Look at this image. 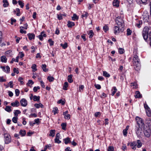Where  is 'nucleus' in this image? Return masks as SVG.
Masks as SVG:
<instances>
[{"mask_svg":"<svg viewBox=\"0 0 151 151\" xmlns=\"http://www.w3.org/2000/svg\"><path fill=\"white\" fill-rule=\"evenodd\" d=\"M40 97L39 96H33V100L34 101H38L40 100Z\"/></svg>","mask_w":151,"mask_h":151,"instance_id":"39","label":"nucleus"},{"mask_svg":"<svg viewBox=\"0 0 151 151\" xmlns=\"http://www.w3.org/2000/svg\"><path fill=\"white\" fill-rule=\"evenodd\" d=\"M136 120L137 123V125L136 126L138 127H143V128L145 129V125L141 118L137 116L136 118Z\"/></svg>","mask_w":151,"mask_h":151,"instance_id":"4","label":"nucleus"},{"mask_svg":"<svg viewBox=\"0 0 151 151\" xmlns=\"http://www.w3.org/2000/svg\"><path fill=\"white\" fill-rule=\"evenodd\" d=\"M137 145L136 142H134L131 143L130 146L132 149L135 150L136 149V146Z\"/></svg>","mask_w":151,"mask_h":151,"instance_id":"16","label":"nucleus"},{"mask_svg":"<svg viewBox=\"0 0 151 151\" xmlns=\"http://www.w3.org/2000/svg\"><path fill=\"white\" fill-rule=\"evenodd\" d=\"M31 68L32 69V71L33 72H35L37 71V65L35 64H33L32 65Z\"/></svg>","mask_w":151,"mask_h":151,"instance_id":"31","label":"nucleus"},{"mask_svg":"<svg viewBox=\"0 0 151 151\" xmlns=\"http://www.w3.org/2000/svg\"><path fill=\"white\" fill-rule=\"evenodd\" d=\"M47 79L50 82H52L54 81V78L52 77L49 76L48 77Z\"/></svg>","mask_w":151,"mask_h":151,"instance_id":"46","label":"nucleus"},{"mask_svg":"<svg viewBox=\"0 0 151 151\" xmlns=\"http://www.w3.org/2000/svg\"><path fill=\"white\" fill-rule=\"evenodd\" d=\"M95 88L98 89H99L101 88V86L100 85L97 84H95L94 85Z\"/></svg>","mask_w":151,"mask_h":151,"instance_id":"62","label":"nucleus"},{"mask_svg":"<svg viewBox=\"0 0 151 151\" xmlns=\"http://www.w3.org/2000/svg\"><path fill=\"white\" fill-rule=\"evenodd\" d=\"M34 83V82L31 80H29L28 82L27 83V86H29V84L33 85Z\"/></svg>","mask_w":151,"mask_h":151,"instance_id":"51","label":"nucleus"},{"mask_svg":"<svg viewBox=\"0 0 151 151\" xmlns=\"http://www.w3.org/2000/svg\"><path fill=\"white\" fill-rule=\"evenodd\" d=\"M144 129V134L145 136L147 137H149L150 135V131L149 129H146L145 127V129Z\"/></svg>","mask_w":151,"mask_h":151,"instance_id":"8","label":"nucleus"},{"mask_svg":"<svg viewBox=\"0 0 151 151\" xmlns=\"http://www.w3.org/2000/svg\"><path fill=\"white\" fill-rule=\"evenodd\" d=\"M58 104L61 103L62 105H64L65 104V102L64 101L60 99L58 101Z\"/></svg>","mask_w":151,"mask_h":151,"instance_id":"50","label":"nucleus"},{"mask_svg":"<svg viewBox=\"0 0 151 151\" xmlns=\"http://www.w3.org/2000/svg\"><path fill=\"white\" fill-rule=\"evenodd\" d=\"M73 76L72 75H69L68 76V82L70 83H71L73 82V80L72 79Z\"/></svg>","mask_w":151,"mask_h":151,"instance_id":"25","label":"nucleus"},{"mask_svg":"<svg viewBox=\"0 0 151 151\" xmlns=\"http://www.w3.org/2000/svg\"><path fill=\"white\" fill-rule=\"evenodd\" d=\"M132 31L129 28H128L127 30V36L130 35H131Z\"/></svg>","mask_w":151,"mask_h":151,"instance_id":"35","label":"nucleus"},{"mask_svg":"<svg viewBox=\"0 0 151 151\" xmlns=\"http://www.w3.org/2000/svg\"><path fill=\"white\" fill-rule=\"evenodd\" d=\"M114 150V148L113 147L109 146L108 147V151H113Z\"/></svg>","mask_w":151,"mask_h":151,"instance_id":"61","label":"nucleus"},{"mask_svg":"<svg viewBox=\"0 0 151 151\" xmlns=\"http://www.w3.org/2000/svg\"><path fill=\"white\" fill-rule=\"evenodd\" d=\"M116 22L118 26L124 28V22L122 18L118 17L116 19Z\"/></svg>","mask_w":151,"mask_h":151,"instance_id":"3","label":"nucleus"},{"mask_svg":"<svg viewBox=\"0 0 151 151\" xmlns=\"http://www.w3.org/2000/svg\"><path fill=\"white\" fill-rule=\"evenodd\" d=\"M3 2L4 3L3 6L4 7H6L8 6L9 4L7 0H3Z\"/></svg>","mask_w":151,"mask_h":151,"instance_id":"26","label":"nucleus"},{"mask_svg":"<svg viewBox=\"0 0 151 151\" xmlns=\"http://www.w3.org/2000/svg\"><path fill=\"white\" fill-rule=\"evenodd\" d=\"M75 25V24L74 22L70 21H68L67 25L68 27H72L74 26Z\"/></svg>","mask_w":151,"mask_h":151,"instance_id":"17","label":"nucleus"},{"mask_svg":"<svg viewBox=\"0 0 151 151\" xmlns=\"http://www.w3.org/2000/svg\"><path fill=\"white\" fill-rule=\"evenodd\" d=\"M88 16V13L87 12H85V14H83L82 15V17L86 18Z\"/></svg>","mask_w":151,"mask_h":151,"instance_id":"53","label":"nucleus"},{"mask_svg":"<svg viewBox=\"0 0 151 151\" xmlns=\"http://www.w3.org/2000/svg\"><path fill=\"white\" fill-rule=\"evenodd\" d=\"M72 18L73 20H75L78 19V17L76 14H73V16L72 17Z\"/></svg>","mask_w":151,"mask_h":151,"instance_id":"41","label":"nucleus"},{"mask_svg":"<svg viewBox=\"0 0 151 151\" xmlns=\"http://www.w3.org/2000/svg\"><path fill=\"white\" fill-rule=\"evenodd\" d=\"M20 103L22 106L25 107L27 104V102L25 99H22L20 101Z\"/></svg>","mask_w":151,"mask_h":151,"instance_id":"9","label":"nucleus"},{"mask_svg":"<svg viewBox=\"0 0 151 151\" xmlns=\"http://www.w3.org/2000/svg\"><path fill=\"white\" fill-rule=\"evenodd\" d=\"M6 81V79H5L3 77H1L0 78V82H4L5 81Z\"/></svg>","mask_w":151,"mask_h":151,"instance_id":"64","label":"nucleus"},{"mask_svg":"<svg viewBox=\"0 0 151 151\" xmlns=\"http://www.w3.org/2000/svg\"><path fill=\"white\" fill-rule=\"evenodd\" d=\"M13 71L14 73H16L17 74H18L19 73L18 68H14L13 69Z\"/></svg>","mask_w":151,"mask_h":151,"instance_id":"57","label":"nucleus"},{"mask_svg":"<svg viewBox=\"0 0 151 151\" xmlns=\"http://www.w3.org/2000/svg\"><path fill=\"white\" fill-rule=\"evenodd\" d=\"M119 2L118 0H114L113 2V4L114 6L118 7Z\"/></svg>","mask_w":151,"mask_h":151,"instance_id":"18","label":"nucleus"},{"mask_svg":"<svg viewBox=\"0 0 151 151\" xmlns=\"http://www.w3.org/2000/svg\"><path fill=\"white\" fill-rule=\"evenodd\" d=\"M143 18L144 22H148L149 20V17L148 14H146L145 16H143Z\"/></svg>","mask_w":151,"mask_h":151,"instance_id":"14","label":"nucleus"},{"mask_svg":"<svg viewBox=\"0 0 151 151\" xmlns=\"http://www.w3.org/2000/svg\"><path fill=\"white\" fill-rule=\"evenodd\" d=\"M63 141H64L66 145L71 142L70 140V138L68 137L64 139Z\"/></svg>","mask_w":151,"mask_h":151,"instance_id":"19","label":"nucleus"},{"mask_svg":"<svg viewBox=\"0 0 151 151\" xmlns=\"http://www.w3.org/2000/svg\"><path fill=\"white\" fill-rule=\"evenodd\" d=\"M1 68L2 69L3 71L7 73H9L10 71V68L8 66H6V70L5 67L4 66H1Z\"/></svg>","mask_w":151,"mask_h":151,"instance_id":"10","label":"nucleus"},{"mask_svg":"<svg viewBox=\"0 0 151 151\" xmlns=\"http://www.w3.org/2000/svg\"><path fill=\"white\" fill-rule=\"evenodd\" d=\"M61 126L62 129L64 130H66V124L65 123H63L61 124Z\"/></svg>","mask_w":151,"mask_h":151,"instance_id":"43","label":"nucleus"},{"mask_svg":"<svg viewBox=\"0 0 151 151\" xmlns=\"http://www.w3.org/2000/svg\"><path fill=\"white\" fill-rule=\"evenodd\" d=\"M55 130L51 129L50 131V133L49 134V136L54 137L55 136Z\"/></svg>","mask_w":151,"mask_h":151,"instance_id":"22","label":"nucleus"},{"mask_svg":"<svg viewBox=\"0 0 151 151\" xmlns=\"http://www.w3.org/2000/svg\"><path fill=\"white\" fill-rule=\"evenodd\" d=\"M143 127H140L136 126L135 127V131L138 137H140L142 134V129Z\"/></svg>","mask_w":151,"mask_h":151,"instance_id":"6","label":"nucleus"},{"mask_svg":"<svg viewBox=\"0 0 151 151\" xmlns=\"http://www.w3.org/2000/svg\"><path fill=\"white\" fill-rule=\"evenodd\" d=\"M103 76L106 77H109L110 76V74L105 71H104L103 73Z\"/></svg>","mask_w":151,"mask_h":151,"instance_id":"33","label":"nucleus"},{"mask_svg":"<svg viewBox=\"0 0 151 151\" xmlns=\"http://www.w3.org/2000/svg\"><path fill=\"white\" fill-rule=\"evenodd\" d=\"M134 97L136 98H141L142 97V95L139 91H137L135 92Z\"/></svg>","mask_w":151,"mask_h":151,"instance_id":"11","label":"nucleus"},{"mask_svg":"<svg viewBox=\"0 0 151 151\" xmlns=\"http://www.w3.org/2000/svg\"><path fill=\"white\" fill-rule=\"evenodd\" d=\"M4 141L6 144H8L11 142V137L10 135L7 133H5L4 134Z\"/></svg>","mask_w":151,"mask_h":151,"instance_id":"7","label":"nucleus"},{"mask_svg":"<svg viewBox=\"0 0 151 151\" xmlns=\"http://www.w3.org/2000/svg\"><path fill=\"white\" fill-rule=\"evenodd\" d=\"M47 65L46 64H42V68L44 72H47L48 71V69H47L46 68Z\"/></svg>","mask_w":151,"mask_h":151,"instance_id":"24","label":"nucleus"},{"mask_svg":"<svg viewBox=\"0 0 151 151\" xmlns=\"http://www.w3.org/2000/svg\"><path fill=\"white\" fill-rule=\"evenodd\" d=\"M46 35L43 32L41 33L40 35L38 36L40 40H42L43 39V37H45Z\"/></svg>","mask_w":151,"mask_h":151,"instance_id":"13","label":"nucleus"},{"mask_svg":"<svg viewBox=\"0 0 151 151\" xmlns=\"http://www.w3.org/2000/svg\"><path fill=\"white\" fill-rule=\"evenodd\" d=\"M124 30V28L123 27L115 26L114 28V33L115 35H117L120 32H122Z\"/></svg>","mask_w":151,"mask_h":151,"instance_id":"5","label":"nucleus"},{"mask_svg":"<svg viewBox=\"0 0 151 151\" xmlns=\"http://www.w3.org/2000/svg\"><path fill=\"white\" fill-rule=\"evenodd\" d=\"M142 24V20H139L138 21V22L137 23H136L135 24V25L138 28H139L140 27V25Z\"/></svg>","mask_w":151,"mask_h":151,"instance_id":"40","label":"nucleus"},{"mask_svg":"<svg viewBox=\"0 0 151 151\" xmlns=\"http://www.w3.org/2000/svg\"><path fill=\"white\" fill-rule=\"evenodd\" d=\"M23 79V78L21 77H19L18 78V81H19L20 82V83L21 84H23L24 83L23 81H22Z\"/></svg>","mask_w":151,"mask_h":151,"instance_id":"54","label":"nucleus"},{"mask_svg":"<svg viewBox=\"0 0 151 151\" xmlns=\"http://www.w3.org/2000/svg\"><path fill=\"white\" fill-rule=\"evenodd\" d=\"M55 143L58 144L60 143L61 142V141L59 140V138H55Z\"/></svg>","mask_w":151,"mask_h":151,"instance_id":"59","label":"nucleus"},{"mask_svg":"<svg viewBox=\"0 0 151 151\" xmlns=\"http://www.w3.org/2000/svg\"><path fill=\"white\" fill-rule=\"evenodd\" d=\"M84 88V86L83 85H80L79 87V91H81V90H83V89Z\"/></svg>","mask_w":151,"mask_h":151,"instance_id":"60","label":"nucleus"},{"mask_svg":"<svg viewBox=\"0 0 151 151\" xmlns=\"http://www.w3.org/2000/svg\"><path fill=\"white\" fill-rule=\"evenodd\" d=\"M18 118L17 117L15 116V117H14L12 119V121L13 122L15 123H16L17 122V120Z\"/></svg>","mask_w":151,"mask_h":151,"instance_id":"47","label":"nucleus"},{"mask_svg":"<svg viewBox=\"0 0 151 151\" xmlns=\"http://www.w3.org/2000/svg\"><path fill=\"white\" fill-rule=\"evenodd\" d=\"M40 87L39 86L35 87L33 88V91L35 92H36L37 91L38 89H40Z\"/></svg>","mask_w":151,"mask_h":151,"instance_id":"58","label":"nucleus"},{"mask_svg":"<svg viewBox=\"0 0 151 151\" xmlns=\"http://www.w3.org/2000/svg\"><path fill=\"white\" fill-rule=\"evenodd\" d=\"M35 106L37 108H39L40 107L42 108H43L44 107L43 105L41 103H39V104H35Z\"/></svg>","mask_w":151,"mask_h":151,"instance_id":"30","label":"nucleus"},{"mask_svg":"<svg viewBox=\"0 0 151 151\" xmlns=\"http://www.w3.org/2000/svg\"><path fill=\"white\" fill-rule=\"evenodd\" d=\"M134 52H134V54L132 61L135 70L138 71L140 69V65L139 63V59L138 56L137 55V52L135 51V54Z\"/></svg>","mask_w":151,"mask_h":151,"instance_id":"1","label":"nucleus"},{"mask_svg":"<svg viewBox=\"0 0 151 151\" xmlns=\"http://www.w3.org/2000/svg\"><path fill=\"white\" fill-rule=\"evenodd\" d=\"M53 113L55 115L56 114L58 113V108L57 107H55L53 108V109L52 111Z\"/></svg>","mask_w":151,"mask_h":151,"instance_id":"36","label":"nucleus"},{"mask_svg":"<svg viewBox=\"0 0 151 151\" xmlns=\"http://www.w3.org/2000/svg\"><path fill=\"white\" fill-rule=\"evenodd\" d=\"M146 112L147 115L148 116L150 117L151 116V111L150 109L146 110Z\"/></svg>","mask_w":151,"mask_h":151,"instance_id":"29","label":"nucleus"},{"mask_svg":"<svg viewBox=\"0 0 151 151\" xmlns=\"http://www.w3.org/2000/svg\"><path fill=\"white\" fill-rule=\"evenodd\" d=\"M19 56H17L16 58V59H15L14 58H13L12 59V60L10 61V63H13L15 61V62H18L19 61Z\"/></svg>","mask_w":151,"mask_h":151,"instance_id":"28","label":"nucleus"},{"mask_svg":"<svg viewBox=\"0 0 151 151\" xmlns=\"http://www.w3.org/2000/svg\"><path fill=\"white\" fill-rule=\"evenodd\" d=\"M1 61L4 63H6L7 59L5 56H2L1 58Z\"/></svg>","mask_w":151,"mask_h":151,"instance_id":"21","label":"nucleus"},{"mask_svg":"<svg viewBox=\"0 0 151 151\" xmlns=\"http://www.w3.org/2000/svg\"><path fill=\"white\" fill-rule=\"evenodd\" d=\"M8 85L9 86L10 88H12L13 87V81H10L8 83Z\"/></svg>","mask_w":151,"mask_h":151,"instance_id":"63","label":"nucleus"},{"mask_svg":"<svg viewBox=\"0 0 151 151\" xmlns=\"http://www.w3.org/2000/svg\"><path fill=\"white\" fill-rule=\"evenodd\" d=\"M20 113L21 111L18 110H15V111L14 112V115L16 117H17L18 114H20Z\"/></svg>","mask_w":151,"mask_h":151,"instance_id":"38","label":"nucleus"},{"mask_svg":"<svg viewBox=\"0 0 151 151\" xmlns=\"http://www.w3.org/2000/svg\"><path fill=\"white\" fill-rule=\"evenodd\" d=\"M88 34L89 35V37L90 38H91L93 35L94 33L92 31V30H90L88 32H87Z\"/></svg>","mask_w":151,"mask_h":151,"instance_id":"23","label":"nucleus"},{"mask_svg":"<svg viewBox=\"0 0 151 151\" xmlns=\"http://www.w3.org/2000/svg\"><path fill=\"white\" fill-rule=\"evenodd\" d=\"M63 14H60L59 15L58 14V18L59 20H61L63 19L62 17Z\"/></svg>","mask_w":151,"mask_h":151,"instance_id":"56","label":"nucleus"},{"mask_svg":"<svg viewBox=\"0 0 151 151\" xmlns=\"http://www.w3.org/2000/svg\"><path fill=\"white\" fill-rule=\"evenodd\" d=\"M68 86V83L67 82H65L63 86V89L65 90H67V88Z\"/></svg>","mask_w":151,"mask_h":151,"instance_id":"34","label":"nucleus"},{"mask_svg":"<svg viewBox=\"0 0 151 151\" xmlns=\"http://www.w3.org/2000/svg\"><path fill=\"white\" fill-rule=\"evenodd\" d=\"M19 105V102L17 100H16L14 102L11 103V105L13 107H18Z\"/></svg>","mask_w":151,"mask_h":151,"instance_id":"12","label":"nucleus"},{"mask_svg":"<svg viewBox=\"0 0 151 151\" xmlns=\"http://www.w3.org/2000/svg\"><path fill=\"white\" fill-rule=\"evenodd\" d=\"M124 49L122 48H120L119 50V52L120 54H123L124 53Z\"/></svg>","mask_w":151,"mask_h":151,"instance_id":"48","label":"nucleus"},{"mask_svg":"<svg viewBox=\"0 0 151 151\" xmlns=\"http://www.w3.org/2000/svg\"><path fill=\"white\" fill-rule=\"evenodd\" d=\"M150 29L147 27H145L143 29L142 34L144 39L146 41L148 38L149 35L150 38H151V29L149 31Z\"/></svg>","mask_w":151,"mask_h":151,"instance_id":"2","label":"nucleus"},{"mask_svg":"<svg viewBox=\"0 0 151 151\" xmlns=\"http://www.w3.org/2000/svg\"><path fill=\"white\" fill-rule=\"evenodd\" d=\"M19 134L22 137L24 136L26 134V131L25 130L21 129L20 130Z\"/></svg>","mask_w":151,"mask_h":151,"instance_id":"20","label":"nucleus"},{"mask_svg":"<svg viewBox=\"0 0 151 151\" xmlns=\"http://www.w3.org/2000/svg\"><path fill=\"white\" fill-rule=\"evenodd\" d=\"M27 35L30 40L34 39L35 37V34L33 33H29L27 34Z\"/></svg>","mask_w":151,"mask_h":151,"instance_id":"15","label":"nucleus"},{"mask_svg":"<svg viewBox=\"0 0 151 151\" xmlns=\"http://www.w3.org/2000/svg\"><path fill=\"white\" fill-rule=\"evenodd\" d=\"M15 93L16 96H18L19 94V91L18 89H16L15 90Z\"/></svg>","mask_w":151,"mask_h":151,"instance_id":"55","label":"nucleus"},{"mask_svg":"<svg viewBox=\"0 0 151 151\" xmlns=\"http://www.w3.org/2000/svg\"><path fill=\"white\" fill-rule=\"evenodd\" d=\"M137 147L138 148H140L141 147L142 144L141 142V141L139 140H137Z\"/></svg>","mask_w":151,"mask_h":151,"instance_id":"37","label":"nucleus"},{"mask_svg":"<svg viewBox=\"0 0 151 151\" xmlns=\"http://www.w3.org/2000/svg\"><path fill=\"white\" fill-rule=\"evenodd\" d=\"M24 27H20V29H27V26L28 25L27 24V23H26L25 24H24Z\"/></svg>","mask_w":151,"mask_h":151,"instance_id":"52","label":"nucleus"},{"mask_svg":"<svg viewBox=\"0 0 151 151\" xmlns=\"http://www.w3.org/2000/svg\"><path fill=\"white\" fill-rule=\"evenodd\" d=\"M60 45L63 47V48L65 49L68 47V44L66 42H65L64 44H61Z\"/></svg>","mask_w":151,"mask_h":151,"instance_id":"42","label":"nucleus"},{"mask_svg":"<svg viewBox=\"0 0 151 151\" xmlns=\"http://www.w3.org/2000/svg\"><path fill=\"white\" fill-rule=\"evenodd\" d=\"M18 3L19 5L21 7L23 8L24 6V3L20 0H19L18 1Z\"/></svg>","mask_w":151,"mask_h":151,"instance_id":"44","label":"nucleus"},{"mask_svg":"<svg viewBox=\"0 0 151 151\" xmlns=\"http://www.w3.org/2000/svg\"><path fill=\"white\" fill-rule=\"evenodd\" d=\"M112 94V96H114L117 91V89L115 87H113L111 89Z\"/></svg>","mask_w":151,"mask_h":151,"instance_id":"27","label":"nucleus"},{"mask_svg":"<svg viewBox=\"0 0 151 151\" xmlns=\"http://www.w3.org/2000/svg\"><path fill=\"white\" fill-rule=\"evenodd\" d=\"M103 29L104 31L106 32L109 30V27L107 25H106L103 27Z\"/></svg>","mask_w":151,"mask_h":151,"instance_id":"45","label":"nucleus"},{"mask_svg":"<svg viewBox=\"0 0 151 151\" xmlns=\"http://www.w3.org/2000/svg\"><path fill=\"white\" fill-rule=\"evenodd\" d=\"M48 42H49V44L50 46H51L53 45L54 42L51 39H49L48 40Z\"/></svg>","mask_w":151,"mask_h":151,"instance_id":"49","label":"nucleus"},{"mask_svg":"<svg viewBox=\"0 0 151 151\" xmlns=\"http://www.w3.org/2000/svg\"><path fill=\"white\" fill-rule=\"evenodd\" d=\"M11 106H6L5 110L7 111L10 112L12 111L11 109Z\"/></svg>","mask_w":151,"mask_h":151,"instance_id":"32","label":"nucleus"}]
</instances>
